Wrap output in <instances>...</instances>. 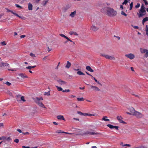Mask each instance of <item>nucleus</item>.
Listing matches in <instances>:
<instances>
[{"label": "nucleus", "instance_id": "49530a36", "mask_svg": "<svg viewBox=\"0 0 148 148\" xmlns=\"http://www.w3.org/2000/svg\"><path fill=\"white\" fill-rule=\"evenodd\" d=\"M5 84H6L8 86H10L11 85V83L8 82H7Z\"/></svg>", "mask_w": 148, "mask_h": 148}, {"label": "nucleus", "instance_id": "774afa93", "mask_svg": "<svg viewBox=\"0 0 148 148\" xmlns=\"http://www.w3.org/2000/svg\"><path fill=\"white\" fill-rule=\"evenodd\" d=\"M86 73L88 75H90L91 76H92V75L89 74L87 72H86Z\"/></svg>", "mask_w": 148, "mask_h": 148}, {"label": "nucleus", "instance_id": "4468645a", "mask_svg": "<svg viewBox=\"0 0 148 148\" xmlns=\"http://www.w3.org/2000/svg\"><path fill=\"white\" fill-rule=\"evenodd\" d=\"M18 75L22 78H28V77L25 74L23 73H20L18 74Z\"/></svg>", "mask_w": 148, "mask_h": 148}, {"label": "nucleus", "instance_id": "4be33fe9", "mask_svg": "<svg viewBox=\"0 0 148 148\" xmlns=\"http://www.w3.org/2000/svg\"><path fill=\"white\" fill-rule=\"evenodd\" d=\"M56 133H58V134H59V133L69 134V133L68 132H62V131L60 130H57L56 131Z\"/></svg>", "mask_w": 148, "mask_h": 148}, {"label": "nucleus", "instance_id": "bf43d9fd", "mask_svg": "<svg viewBox=\"0 0 148 148\" xmlns=\"http://www.w3.org/2000/svg\"><path fill=\"white\" fill-rule=\"evenodd\" d=\"M30 147H26L25 146H23L22 148H29Z\"/></svg>", "mask_w": 148, "mask_h": 148}, {"label": "nucleus", "instance_id": "ddd939ff", "mask_svg": "<svg viewBox=\"0 0 148 148\" xmlns=\"http://www.w3.org/2000/svg\"><path fill=\"white\" fill-rule=\"evenodd\" d=\"M85 134L86 135H93L96 134L97 133L94 132H91L89 131H86L85 132Z\"/></svg>", "mask_w": 148, "mask_h": 148}, {"label": "nucleus", "instance_id": "13d9d810", "mask_svg": "<svg viewBox=\"0 0 148 148\" xmlns=\"http://www.w3.org/2000/svg\"><path fill=\"white\" fill-rule=\"evenodd\" d=\"M17 130L19 133H22L21 130L19 129H17Z\"/></svg>", "mask_w": 148, "mask_h": 148}, {"label": "nucleus", "instance_id": "a211bd4d", "mask_svg": "<svg viewBox=\"0 0 148 148\" xmlns=\"http://www.w3.org/2000/svg\"><path fill=\"white\" fill-rule=\"evenodd\" d=\"M32 7H33V6H32V4L30 3H28V10H32Z\"/></svg>", "mask_w": 148, "mask_h": 148}, {"label": "nucleus", "instance_id": "f704fd0d", "mask_svg": "<svg viewBox=\"0 0 148 148\" xmlns=\"http://www.w3.org/2000/svg\"><path fill=\"white\" fill-rule=\"evenodd\" d=\"M50 90L49 91L47 92H45L44 93V95H47V96H49L50 95Z\"/></svg>", "mask_w": 148, "mask_h": 148}, {"label": "nucleus", "instance_id": "7ed1b4c3", "mask_svg": "<svg viewBox=\"0 0 148 148\" xmlns=\"http://www.w3.org/2000/svg\"><path fill=\"white\" fill-rule=\"evenodd\" d=\"M146 12L145 9H140L138 12L137 13V14L139 18L143 17L146 14Z\"/></svg>", "mask_w": 148, "mask_h": 148}, {"label": "nucleus", "instance_id": "423d86ee", "mask_svg": "<svg viewBox=\"0 0 148 148\" xmlns=\"http://www.w3.org/2000/svg\"><path fill=\"white\" fill-rule=\"evenodd\" d=\"M116 118L120 123H123L124 124H126V122L122 120L123 118L121 116H117Z\"/></svg>", "mask_w": 148, "mask_h": 148}, {"label": "nucleus", "instance_id": "f257e3e1", "mask_svg": "<svg viewBox=\"0 0 148 148\" xmlns=\"http://www.w3.org/2000/svg\"><path fill=\"white\" fill-rule=\"evenodd\" d=\"M106 12L107 15L111 17L115 16L117 14V12L113 9L111 8H108Z\"/></svg>", "mask_w": 148, "mask_h": 148}, {"label": "nucleus", "instance_id": "a18cd8bd", "mask_svg": "<svg viewBox=\"0 0 148 148\" xmlns=\"http://www.w3.org/2000/svg\"><path fill=\"white\" fill-rule=\"evenodd\" d=\"M121 14L125 16H127V14L123 11L121 12Z\"/></svg>", "mask_w": 148, "mask_h": 148}, {"label": "nucleus", "instance_id": "c03bdc74", "mask_svg": "<svg viewBox=\"0 0 148 148\" xmlns=\"http://www.w3.org/2000/svg\"><path fill=\"white\" fill-rule=\"evenodd\" d=\"M128 2L127 0H125L122 3L123 5H126Z\"/></svg>", "mask_w": 148, "mask_h": 148}, {"label": "nucleus", "instance_id": "4d7b16f0", "mask_svg": "<svg viewBox=\"0 0 148 148\" xmlns=\"http://www.w3.org/2000/svg\"><path fill=\"white\" fill-rule=\"evenodd\" d=\"M14 15L16 16H17L18 17H19V18H21V17H20V16H19L18 14H17L15 13V14H14Z\"/></svg>", "mask_w": 148, "mask_h": 148}, {"label": "nucleus", "instance_id": "c756f323", "mask_svg": "<svg viewBox=\"0 0 148 148\" xmlns=\"http://www.w3.org/2000/svg\"><path fill=\"white\" fill-rule=\"evenodd\" d=\"M77 99L78 101H83L84 100V99L83 97L77 98Z\"/></svg>", "mask_w": 148, "mask_h": 148}, {"label": "nucleus", "instance_id": "58836bf2", "mask_svg": "<svg viewBox=\"0 0 148 148\" xmlns=\"http://www.w3.org/2000/svg\"><path fill=\"white\" fill-rule=\"evenodd\" d=\"M77 113L78 114H80V115H84V113H82V112H81L80 111H77Z\"/></svg>", "mask_w": 148, "mask_h": 148}, {"label": "nucleus", "instance_id": "dca6fc26", "mask_svg": "<svg viewBox=\"0 0 148 148\" xmlns=\"http://www.w3.org/2000/svg\"><path fill=\"white\" fill-rule=\"evenodd\" d=\"M86 69L88 71L91 72H92L94 71L89 66H88L86 67Z\"/></svg>", "mask_w": 148, "mask_h": 148}, {"label": "nucleus", "instance_id": "9b49d317", "mask_svg": "<svg viewBox=\"0 0 148 148\" xmlns=\"http://www.w3.org/2000/svg\"><path fill=\"white\" fill-rule=\"evenodd\" d=\"M90 86L91 87V88L93 89V90H94L95 91H98L100 90L96 86L92 85H90Z\"/></svg>", "mask_w": 148, "mask_h": 148}, {"label": "nucleus", "instance_id": "8fccbe9b", "mask_svg": "<svg viewBox=\"0 0 148 148\" xmlns=\"http://www.w3.org/2000/svg\"><path fill=\"white\" fill-rule=\"evenodd\" d=\"M60 35L62 37H64V38H65L67 37V36H65V35H64L63 34H60Z\"/></svg>", "mask_w": 148, "mask_h": 148}, {"label": "nucleus", "instance_id": "de8ad7c7", "mask_svg": "<svg viewBox=\"0 0 148 148\" xmlns=\"http://www.w3.org/2000/svg\"><path fill=\"white\" fill-rule=\"evenodd\" d=\"M30 56L32 57H36L35 55L33 53H30Z\"/></svg>", "mask_w": 148, "mask_h": 148}, {"label": "nucleus", "instance_id": "0eeeda50", "mask_svg": "<svg viewBox=\"0 0 148 148\" xmlns=\"http://www.w3.org/2000/svg\"><path fill=\"white\" fill-rule=\"evenodd\" d=\"M107 126L111 129L115 128L117 130H118L119 128V126H113L111 124H108L107 125Z\"/></svg>", "mask_w": 148, "mask_h": 148}, {"label": "nucleus", "instance_id": "e433bc0d", "mask_svg": "<svg viewBox=\"0 0 148 148\" xmlns=\"http://www.w3.org/2000/svg\"><path fill=\"white\" fill-rule=\"evenodd\" d=\"M135 148H147L145 146L141 145V146L137 147H136Z\"/></svg>", "mask_w": 148, "mask_h": 148}, {"label": "nucleus", "instance_id": "c9c22d12", "mask_svg": "<svg viewBox=\"0 0 148 148\" xmlns=\"http://www.w3.org/2000/svg\"><path fill=\"white\" fill-rule=\"evenodd\" d=\"M96 25L98 27H99H99L101 26V24L99 22H96Z\"/></svg>", "mask_w": 148, "mask_h": 148}, {"label": "nucleus", "instance_id": "c85d7f7f", "mask_svg": "<svg viewBox=\"0 0 148 148\" xmlns=\"http://www.w3.org/2000/svg\"><path fill=\"white\" fill-rule=\"evenodd\" d=\"M133 2H132L130 4V8L129 10H131L133 6Z\"/></svg>", "mask_w": 148, "mask_h": 148}, {"label": "nucleus", "instance_id": "393cba45", "mask_svg": "<svg viewBox=\"0 0 148 148\" xmlns=\"http://www.w3.org/2000/svg\"><path fill=\"white\" fill-rule=\"evenodd\" d=\"M107 116H104L102 118V120L105 121H109L110 120L107 119Z\"/></svg>", "mask_w": 148, "mask_h": 148}, {"label": "nucleus", "instance_id": "72a5a7b5", "mask_svg": "<svg viewBox=\"0 0 148 148\" xmlns=\"http://www.w3.org/2000/svg\"><path fill=\"white\" fill-rule=\"evenodd\" d=\"M145 31H146V34H147V36H148V27L147 25H146V26Z\"/></svg>", "mask_w": 148, "mask_h": 148}, {"label": "nucleus", "instance_id": "1a4fd4ad", "mask_svg": "<svg viewBox=\"0 0 148 148\" xmlns=\"http://www.w3.org/2000/svg\"><path fill=\"white\" fill-rule=\"evenodd\" d=\"M36 102V103L40 107L46 108L45 107L44 105L43 104V103L40 101H35Z\"/></svg>", "mask_w": 148, "mask_h": 148}, {"label": "nucleus", "instance_id": "39448f33", "mask_svg": "<svg viewBox=\"0 0 148 148\" xmlns=\"http://www.w3.org/2000/svg\"><path fill=\"white\" fill-rule=\"evenodd\" d=\"M125 57L129 58L130 60H132L135 58L134 55L132 53H130L127 54H126L125 55Z\"/></svg>", "mask_w": 148, "mask_h": 148}, {"label": "nucleus", "instance_id": "9d476101", "mask_svg": "<svg viewBox=\"0 0 148 148\" xmlns=\"http://www.w3.org/2000/svg\"><path fill=\"white\" fill-rule=\"evenodd\" d=\"M57 81L60 85L65 84H66V82L65 81L62 80L60 79H59L57 80Z\"/></svg>", "mask_w": 148, "mask_h": 148}, {"label": "nucleus", "instance_id": "5fc2aeb1", "mask_svg": "<svg viewBox=\"0 0 148 148\" xmlns=\"http://www.w3.org/2000/svg\"><path fill=\"white\" fill-rule=\"evenodd\" d=\"M1 44L3 45H6L5 42L4 41L2 42H1Z\"/></svg>", "mask_w": 148, "mask_h": 148}, {"label": "nucleus", "instance_id": "052dcab7", "mask_svg": "<svg viewBox=\"0 0 148 148\" xmlns=\"http://www.w3.org/2000/svg\"><path fill=\"white\" fill-rule=\"evenodd\" d=\"M134 28L136 29H138L139 28L137 26H134Z\"/></svg>", "mask_w": 148, "mask_h": 148}, {"label": "nucleus", "instance_id": "5701e85b", "mask_svg": "<svg viewBox=\"0 0 148 148\" xmlns=\"http://www.w3.org/2000/svg\"><path fill=\"white\" fill-rule=\"evenodd\" d=\"M148 21V17H146L145 18H144L143 19V20H142V21L143 24V25H144L145 22L146 21Z\"/></svg>", "mask_w": 148, "mask_h": 148}, {"label": "nucleus", "instance_id": "0e129e2a", "mask_svg": "<svg viewBox=\"0 0 148 148\" xmlns=\"http://www.w3.org/2000/svg\"><path fill=\"white\" fill-rule=\"evenodd\" d=\"M3 123H0V127L3 126Z\"/></svg>", "mask_w": 148, "mask_h": 148}, {"label": "nucleus", "instance_id": "412c9836", "mask_svg": "<svg viewBox=\"0 0 148 148\" xmlns=\"http://www.w3.org/2000/svg\"><path fill=\"white\" fill-rule=\"evenodd\" d=\"M76 14V11H75L73 12H71L70 15V16L71 17H73Z\"/></svg>", "mask_w": 148, "mask_h": 148}, {"label": "nucleus", "instance_id": "f03ea898", "mask_svg": "<svg viewBox=\"0 0 148 148\" xmlns=\"http://www.w3.org/2000/svg\"><path fill=\"white\" fill-rule=\"evenodd\" d=\"M132 109L134 110V111L132 112V115L135 116L137 118H141L144 116V115L141 113L136 111H135L133 108Z\"/></svg>", "mask_w": 148, "mask_h": 148}, {"label": "nucleus", "instance_id": "f3484780", "mask_svg": "<svg viewBox=\"0 0 148 148\" xmlns=\"http://www.w3.org/2000/svg\"><path fill=\"white\" fill-rule=\"evenodd\" d=\"M71 64L69 61L67 62L65 66V67L67 69H69L71 67Z\"/></svg>", "mask_w": 148, "mask_h": 148}, {"label": "nucleus", "instance_id": "2f4dec72", "mask_svg": "<svg viewBox=\"0 0 148 148\" xmlns=\"http://www.w3.org/2000/svg\"><path fill=\"white\" fill-rule=\"evenodd\" d=\"M36 66H29L27 67H26V69H31L34 68H35Z\"/></svg>", "mask_w": 148, "mask_h": 148}, {"label": "nucleus", "instance_id": "79ce46f5", "mask_svg": "<svg viewBox=\"0 0 148 148\" xmlns=\"http://www.w3.org/2000/svg\"><path fill=\"white\" fill-rule=\"evenodd\" d=\"M70 91V90L69 89H67L65 90H62V92H69Z\"/></svg>", "mask_w": 148, "mask_h": 148}, {"label": "nucleus", "instance_id": "6ab92c4d", "mask_svg": "<svg viewBox=\"0 0 148 148\" xmlns=\"http://www.w3.org/2000/svg\"><path fill=\"white\" fill-rule=\"evenodd\" d=\"M43 99L42 97H36L35 99V101H40V100H43Z\"/></svg>", "mask_w": 148, "mask_h": 148}, {"label": "nucleus", "instance_id": "864d4df0", "mask_svg": "<svg viewBox=\"0 0 148 148\" xmlns=\"http://www.w3.org/2000/svg\"><path fill=\"white\" fill-rule=\"evenodd\" d=\"M25 36L24 35H22L20 36V38H24L25 37Z\"/></svg>", "mask_w": 148, "mask_h": 148}, {"label": "nucleus", "instance_id": "37998d69", "mask_svg": "<svg viewBox=\"0 0 148 148\" xmlns=\"http://www.w3.org/2000/svg\"><path fill=\"white\" fill-rule=\"evenodd\" d=\"M145 8L144 7L143 4L142 5L140 9H145Z\"/></svg>", "mask_w": 148, "mask_h": 148}, {"label": "nucleus", "instance_id": "6e6d98bb", "mask_svg": "<svg viewBox=\"0 0 148 148\" xmlns=\"http://www.w3.org/2000/svg\"><path fill=\"white\" fill-rule=\"evenodd\" d=\"M123 146H127L128 147H130V144H126L124 145H123Z\"/></svg>", "mask_w": 148, "mask_h": 148}, {"label": "nucleus", "instance_id": "473e14b6", "mask_svg": "<svg viewBox=\"0 0 148 148\" xmlns=\"http://www.w3.org/2000/svg\"><path fill=\"white\" fill-rule=\"evenodd\" d=\"M84 116H94V114H88V113H84Z\"/></svg>", "mask_w": 148, "mask_h": 148}, {"label": "nucleus", "instance_id": "20e7f679", "mask_svg": "<svg viewBox=\"0 0 148 148\" xmlns=\"http://www.w3.org/2000/svg\"><path fill=\"white\" fill-rule=\"evenodd\" d=\"M102 56L105 57L106 59L110 60H114L115 58L113 56H110L108 55H102Z\"/></svg>", "mask_w": 148, "mask_h": 148}, {"label": "nucleus", "instance_id": "b1692460", "mask_svg": "<svg viewBox=\"0 0 148 148\" xmlns=\"http://www.w3.org/2000/svg\"><path fill=\"white\" fill-rule=\"evenodd\" d=\"M9 64L6 63H3L1 62V67H4V66H9Z\"/></svg>", "mask_w": 148, "mask_h": 148}, {"label": "nucleus", "instance_id": "e2e57ef3", "mask_svg": "<svg viewBox=\"0 0 148 148\" xmlns=\"http://www.w3.org/2000/svg\"><path fill=\"white\" fill-rule=\"evenodd\" d=\"M144 2L145 3V4L146 5L148 4V3L147 2V1L146 0Z\"/></svg>", "mask_w": 148, "mask_h": 148}, {"label": "nucleus", "instance_id": "69168bd1", "mask_svg": "<svg viewBox=\"0 0 148 148\" xmlns=\"http://www.w3.org/2000/svg\"><path fill=\"white\" fill-rule=\"evenodd\" d=\"M73 119L76 120H77V121H79V119L75 118H73Z\"/></svg>", "mask_w": 148, "mask_h": 148}, {"label": "nucleus", "instance_id": "a878e982", "mask_svg": "<svg viewBox=\"0 0 148 148\" xmlns=\"http://www.w3.org/2000/svg\"><path fill=\"white\" fill-rule=\"evenodd\" d=\"M55 86L57 88V89L58 91H60L63 90L62 88L61 87L58 86Z\"/></svg>", "mask_w": 148, "mask_h": 148}, {"label": "nucleus", "instance_id": "3c124183", "mask_svg": "<svg viewBox=\"0 0 148 148\" xmlns=\"http://www.w3.org/2000/svg\"><path fill=\"white\" fill-rule=\"evenodd\" d=\"M14 142L16 143H18L19 142V140L18 139H16L14 140Z\"/></svg>", "mask_w": 148, "mask_h": 148}, {"label": "nucleus", "instance_id": "bb28decb", "mask_svg": "<svg viewBox=\"0 0 148 148\" xmlns=\"http://www.w3.org/2000/svg\"><path fill=\"white\" fill-rule=\"evenodd\" d=\"M77 74L79 75H85V74L82 71H78L77 72Z\"/></svg>", "mask_w": 148, "mask_h": 148}, {"label": "nucleus", "instance_id": "f8f14e48", "mask_svg": "<svg viewBox=\"0 0 148 148\" xmlns=\"http://www.w3.org/2000/svg\"><path fill=\"white\" fill-rule=\"evenodd\" d=\"M99 28V27H97L93 25L91 27L90 29L95 32L97 31Z\"/></svg>", "mask_w": 148, "mask_h": 148}, {"label": "nucleus", "instance_id": "cd10ccee", "mask_svg": "<svg viewBox=\"0 0 148 148\" xmlns=\"http://www.w3.org/2000/svg\"><path fill=\"white\" fill-rule=\"evenodd\" d=\"M49 0H44L43 1L42 4L44 6H45L49 1Z\"/></svg>", "mask_w": 148, "mask_h": 148}, {"label": "nucleus", "instance_id": "2eb2a0df", "mask_svg": "<svg viewBox=\"0 0 148 148\" xmlns=\"http://www.w3.org/2000/svg\"><path fill=\"white\" fill-rule=\"evenodd\" d=\"M57 118L58 120H62L64 121L65 120L64 116L62 115H58L57 116Z\"/></svg>", "mask_w": 148, "mask_h": 148}, {"label": "nucleus", "instance_id": "ea45409f", "mask_svg": "<svg viewBox=\"0 0 148 148\" xmlns=\"http://www.w3.org/2000/svg\"><path fill=\"white\" fill-rule=\"evenodd\" d=\"M21 100L22 101H23L24 102H25L26 101V100H25L24 99V97L23 96H22L21 98Z\"/></svg>", "mask_w": 148, "mask_h": 148}, {"label": "nucleus", "instance_id": "a19ab883", "mask_svg": "<svg viewBox=\"0 0 148 148\" xmlns=\"http://www.w3.org/2000/svg\"><path fill=\"white\" fill-rule=\"evenodd\" d=\"M140 6V4L139 3H138L137 4L135 5V7L136 8H139Z\"/></svg>", "mask_w": 148, "mask_h": 148}, {"label": "nucleus", "instance_id": "7c9ffc66", "mask_svg": "<svg viewBox=\"0 0 148 148\" xmlns=\"http://www.w3.org/2000/svg\"><path fill=\"white\" fill-rule=\"evenodd\" d=\"M70 34L71 35H73V34H74L75 35H76V36H77L78 35V34H77V33L76 32H70Z\"/></svg>", "mask_w": 148, "mask_h": 148}, {"label": "nucleus", "instance_id": "6e6552de", "mask_svg": "<svg viewBox=\"0 0 148 148\" xmlns=\"http://www.w3.org/2000/svg\"><path fill=\"white\" fill-rule=\"evenodd\" d=\"M12 139L9 136L8 137H6L4 136L3 141L5 142L6 141L9 142L11 141Z\"/></svg>", "mask_w": 148, "mask_h": 148}, {"label": "nucleus", "instance_id": "aec40b11", "mask_svg": "<svg viewBox=\"0 0 148 148\" xmlns=\"http://www.w3.org/2000/svg\"><path fill=\"white\" fill-rule=\"evenodd\" d=\"M140 52L141 53H145L147 51V49H145L141 48L140 49Z\"/></svg>", "mask_w": 148, "mask_h": 148}, {"label": "nucleus", "instance_id": "09e8293b", "mask_svg": "<svg viewBox=\"0 0 148 148\" xmlns=\"http://www.w3.org/2000/svg\"><path fill=\"white\" fill-rule=\"evenodd\" d=\"M15 5L16 7L17 8H22V7L18 4H15Z\"/></svg>", "mask_w": 148, "mask_h": 148}, {"label": "nucleus", "instance_id": "680f3d73", "mask_svg": "<svg viewBox=\"0 0 148 148\" xmlns=\"http://www.w3.org/2000/svg\"><path fill=\"white\" fill-rule=\"evenodd\" d=\"M79 88L81 90H83L85 88V87L84 86L83 87H79Z\"/></svg>", "mask_w": 148, "mask_h": 148}, {"label": "nucleus", "instance_id": "4c0bfd02", "mask_svg": "<svg viewBox=\"0 0 148 148\" xmlns=\"http://www.w3.org/2000/svg\"><path fill=\"white\" fill-rule=\"evenodd\" d=\"M146 52L145 53V57L147 58L148 57V50L147 49Z\"/></svg>", "mask_w": 148, "mask_h": 148}, {"label": "nucleus", "instance_id": "603ef678", "mask_svg": "<svg viewBox=\"0 0 148 148\" xmlns=\"http://www.w3.org/2000/svg\"><path fill=\"white\" fill-rule=\"evenodd\" d=\"M22 134L24 135L29 134L28 132H22Z\"/></svg>", "mask_w": 148, "mask_h": 148}, {"label": "nucleus", "instance_id": "338daca9", "mask_svg": "<svg viewBox=\"0 0 148 148\" xmlns=\"http://www.w3.org/2000/svg\"><path fill=\"white\" fill-rule=\"evenodd\" d=\"M120 8L121 9H123V6L122 5H120Z\"/></svg>", "mask_w": 148, "mask_h": 148}]
</instances>
